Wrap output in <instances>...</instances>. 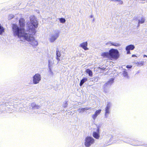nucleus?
I'll use <instances>...</instances> for the list:
<instances>
[{"instance_id": "f257e3e1", "label": "nucleus", "mask_w": 147, "mask_h": 147, "mask_svg": "<svg viewBox=\"0 0 147 147\" xmlns=\"http://www.w3.org/2000/svg\"><path fill=\"white\" fill-rule=\"evenodd\" d=\"M32 19L33 20H36L34 17H32L30 19ZM30 23L28 26V30L26 31L25 29V20L23 18H20L19 20V24L20 26L15 24H13L12 25V29L13 35L15 37H17L18 38L20 39L23 38L24 40H28L29 39L27 36H29V26L30 25Z\"/></svg>"}, {"instance_id": "f03ea898", "label": "nucleus", "mask_w": 147, "mask_h": 147, "mask_svg": "<svg viewBox=\"0 0 147 147\" xmlns=\"http://www.w3.org/2000/svg\"><path fill=\"white\" fill-rule=\"evenodd\" d=\"M31 24L29 26V36H27L29 40H26L30 42V44L32 45L33 46H36L38 45V42L34 39V38L33 37V35H34L36 32V28H37L38 26V23L36 20H34V19H31Z\"/></svg>"}, {"instance_id": "7ed1b4c3", "label": "nucleus", "mask_w": 147, "mask_h": 147, "mask_svg": "<svg viewBox=\"0 0 147 147\" xmlns=\"http://www.w3.org/2000/svg\"><path fill=\"white\" fill-rule=\"evenodd\" d=\"M60 31L59 30H54L53 33H52L49 38V40L51 42H54L59 36Z\"/></svg>"}, {"instance_id": "20e7f679", "label": "nucleus", "mask_w": 147, "mask_h": 147, "mask_svg": "<svg viewBox=\"0 0 147 147\" xmlns=\"http://www.w3.org/2000/svg\"><path fill=\"white\" fill-rule=\"evenodd\" d=\"M109 57L114 59H117L119 57V52L116 49H112L109 51Z\"/></svg>"}, {"instance_id": "39448f33", "label": "nucleus", "mask_w": 147, "mask_h": 147, "mask_svg": "<svg viewBox=\"0 0 147 147\" xmlns=\"http://www.w3.org/2000/svg\"><path fill=\"white\" fill-rule=\"evenodd\" d=\"M95 140L92 137L87 136L85 139L84 145L86 147H89L94 143Z\"/></svg>"}, {"instance_id": "423d86ee", "label": "nucleus", "mask_w": 147, "mask_h": 147, "mask_svg": "<svg viewBox=\"0 0 147 147\" xmlns=\"http://www.w3.org/2000/svg\"><path fill=\"white\" fill-rule=\"evenodd\" d=\"M112 106V104L111 102H107L105 110V113L104 118H107L108 117L110 113L111 108Z\"/></svg>"}, {"instance_id": "0eeeda50", "label": "nucleus", "mask_w": 147, "mask_h": 147, "mask_svg": "<svg viewBox=\"0 0 147 147\" xmlns=\"http://www.w3.org/2000/svg\"><path fill=\"white\" fill-rule=\"evenodd\" d=\"M130 140L131 141L129 142L131 145L134 146H147V144H142V142L140 141H139L138 140H134L133 139H130ZM127 143L128 142H127ZM129 142H128L129 143Z\"/></svg>"}, {"instance_id": "6e6552de", "label": "nucleus", "mask_w": 147, "mask_h": 147, "mask_svg": "<svg viewBox=\"0 0 147 147\" xmlns=\"http://www.w3.org/2000/svg\"><path fill=\"white\" fill-rule=\"evenodd\" d=\"M41 80L40 75L38 74H36L33 77V82L34 84H38Z\"/></svg>"}, {"instance_id": "1a4fd4ad", "label": "nucleus", "mask_w": 147, "mask_h": 147, "mask_svg": "<svg viewBox=\"0 0 147 147\" xmlns=\"http://www.w3.org/2000/svg\"><path fill=\"white\" fill-rule=\"evenodd\" d=\"M99 131V128L98 127L96 130V131L93 132V137L97 139H98L100 137Z\"/></svg>"}, {"instance_id": "9d476101", "label": "nucleus", "mask_w": 147, "mask_h": 147, "mask_svg": "<svg viewBox=\"0 0 147 147\" xmlns=\"http://www.w3.org/2000/svg\"><path fill=\"white\" fill-rule=\"evenodd\" d=\"M101 111V109H98L95 112L94 114L92 115V117L94 120H95L96 119L100 113Z\"/></svg>"}, {"instance_id": "9b49d317", "label": "nucleus", "mask_w": 147, "mask_h": 147, "mask_svg": "<svg viewBox=\"0 0 147 147\" xmlns=\"http://www.w3.org/2000/svg\"><path fill=\"white\" fill-rule=\"evenodd\" d=\"M88 43L87 42H84L81 43L80 46L83 48L85 50H88V48L87 47Z\"/></svg>"}, {"instance_id": "f8f14e48", "label": "nucleus", "mask_w": 147, "mask_h": 147, "mask_svg": "<svg viewBox=\"0 0 147 147\" xmlns=\"http://www.w3.org/2000/svg\"><path fill=\"white\" fill-rule=\"evenodd\" d=\"M31 107L33 109H37L41 107L40 105L36 104L35 103H32L31 104Z\"/></svg>"}, {"instance_id": "ddd939ff", "label": "nucleus", "mask_w": 147, "mask_h": 147, "mask_svg": "<svg viewBox=\"0 0 147 147\" xmlns=\"http://www.w3.org/2000/svg\"><path fill=\"white\" fill-rule=\"evenodd\" d=\"M48 67H52L54 64V61L53 57H50L48 59Z\"/></svg>"}, {"instance_id": "4468645a", "label": "nucleus", "mask_w": 147, "mask_h": 147, "mask_svg": "<svg viewBox=\"0 0 147 147\" xmlns=\"http://www.w3.org/2000/svg\"><path fill=\"white\" fill-rule=\"evenodd\" d=\"M114 80V79L113 78L110 79L107 83L104 84V87H105L108 85H111L113 82Z\"/></svg>"}, {"instance_id": "2eb2a0df", "label": "nucleus", "mask_w": 147, "mask_h": 147, "mask_svg": "<svg viewBox=\"0 0 147 147\" xmlns=\"http://www.w3.org/2000/svg\"><path fill=\"white\" fill-rule=\"evenodd\" d=\"M135 48V46L133 45H130L127 46L125 48L126 50H133Z\"/></svg>"}, {"instance_id": "dca6fc26", "label": "nucleus", "mask_w": 147, "mask_h": 147, "mask_svg": "<svg viewBox=\"0 0 147 147\" xmlns=\"http://www.w3.org/2000/svg\"><path fill=\"white\" fill-rule=\"evenodd\" d=\"M101 56L105 57H109V52H105L101 54Z\"/></svg>"}, {"instance_id": "f3484780", "label": "nucleus", "mask_w": 147, "mask_h": 147, "mask_svg": "<svg viewBox=\"0 0 147 147\" xmlns=\"http://www.w3.org/2000/svg\"><path fill=\"white\" fill-rule=\"evenodd\" d=\"M86 72L88 74V75L92 77V76L93 74L92 70L88 69H86Z\"/></svg>"}, {"instance_id": "a211bd4d", "label": "nucleus", "mask_w": 147, "mask_h": 147, "mask_svg": "<svg viewBox=\"0 0 147 147\" xmlns=\"http://www.w3.org/2000/svg\"><path fill=\"white\" fill-rule=\"evenodd\" d=\"M87 79L86 78H83L80 81V86H82L84 83L87 81Z\"/></svg>"}, {"instance_id": "6ab92c4d", "label": "nucleus", "mask_w": 147, "mask_h": 147, "mask_svg": "<svg viewBox=\"0 0 147 147\" xmlns=\"http://www.w3.org/2000/svg\"><path fill=\"white\" fill-rule=\"evenodd\" d=\"M5 28L2 26H1L0 24V35H2L3 33L4 32Z\"/></svg>"}, {"instance_id": "aec40b11", "label": "nucleus", "mask_w": 147, "mask_h": 147, "mask_svg": "<svg viewBox=\"0 0 147 147\" xmlns=\"http://www.w3.org/2000/svg\"><path fill=\"white\" fill-rule=\"evenodd\" d=\"M145 22V19L143 17H142L140 19L138 20L139 24H142L144 23Z\"/></svg>"}, {"instance_id": "412c9836", "label": "nucleus", "mask_w": 147, "mask_h": 147, "mask_svg": "<svg viewBox=\"0 0 147 147\" xmlns=\"http://www.w3.org/2000/svg\"><path fill=\"white\" fill-rule=\"evenodd\" d=\"M123 75L124 77L128 78V76L127 72L126 71L125 69H124V71H123Z\"/></svg>"}, {"instance_id": "4be33fe9", "label": "nucleus", "mask_w": 147, "mask_h": 147, "mask_svg": "<svg viewBox=\"0 0 147 147\" xmlns=\"http://www.w3.org/2000/svg\"><path fill=\"white\" fill-rule=\"evenodd\" d=\"M121 45L117 42H112V46H114L116 47H119L121 46Z\"/></svg>"}, {"instance_id": "5701e85b", "label": "nucleus", "mask_w": 147, "mask_h": 147, "mask_svg": "<svg viewBox=\"0 0 147 147\" xmlns=\"http://www.w3.org/2000/svg\"><path fill=\"white\" fill-rule=\"evenodd\" d=\"M61 55L60 52L59 51L58 48L56 50V56L57 57H60Z\"/></svg>"}, {"instance_id": "b1692460", "label": "nucleus", "mask_w": 147, "mask_h": 147, "mask_svg": "<svg viewBox=\"0 0 147 147\" xmlns=\"http://www.w3.org/2000/svg\"><path fill=\"white\" fill-rule=\"evenodd\" d=\"M59 20L60 22L62 23H64L66 21L65 19L63 18H59Z\"/></svg>"}, {"instance_id": "393cba45", "label": "nucleus", "mask_w": 147, "mask_h": 147, "mask_svg": "<svg viewBox=\"0 0 147 147\" xmlns=\"http://www.w3.org/2000/svg\"><path fill=\"white\" fill-rule=\"evenodd\" d=\"M49 67V71L50 73V74L51 75H53V72L51 69V68L52 67Z\"/></svg>"}, {"instance_id": "a878e982", "label": "nucleus", "mask_w": 147, "mask_h": 147, "mask_svg": "<svg viewBox=\"0 0 147 147\" xmlns=\"http://www.w3.org/2000/svg\"><path fill=\"white\" fill-rule=\"evenodd\" d=\"M78 111L79 113L83 112L85 111L84 108H80Z\"/></svg>"}, {"instance_id": "bb28decb", "label": "nucleus", "mask_w": 147, "mask_h": 147, "mask_svg": "<svg viewBox=\"0 0 147 147\" xmlns=\"http://www.w3.org/2000/svg\"><path fill=\"white\" fill-rule=\"evenodd\" d=\"M106 136H108V137H110V140H112L113 138V136L112 135H111V134H109H109H108V135L106 134Z\"/></svg>"}, {"instance_id": "cd10ccee", "label": "nucleus", "mask_w": 147, "mask_h": 147, "mask_svg": "<svg viewBox=\"0 0 147 147\" xmlns=\"http://www.w3.org/2000/svg\"><path fill=\"white\" fill-rule=\"evenodd\" d=\"M112 42L111 41H109L108 42L106 43V45H108V46H111L112 45Z\"/></svg>"}, {"instance_id": "c85d7f7f", "label": "nucleus", "mask_w": 147, "mask_h": 147, "mask_svg": "<svg viewBox=\"0 0 147 147\" xmlns=\"http://www.w3.org/2000/svg\"><path fill=\"white\" fill-rule=\"evenodd\" d=\"M144 62L143 61L141 62H137L136 63V64L138 65H143V64Z\"/></svg>"}, {"instance_id": "c756f323", "label": "nucleus", "mask_w": 147, "mask_h": 147, "mask_svg": "<svg viewBox=\"0 0 147 147\" xmlns=\"http://www.w3.org/2000/svg\"><path fill=\"white\" fill-rule=\"evenodd\" d=\"M68 105L67 102L65 101L63 105V107L64 108L66 107Z\"/></svg>"}, {"instance_id": "7c9ffc66", "label": "nucleus", "mask_w": 147, "mask_h": 147, "mask_svg": "<svg viewBox=\"0 0 147 147\" xmlns=\"http://www.w3.org/2000/svg\"><path fill=\"white\" fill-rule=\"evenodd\" d=\"M117 2H119L118 4H122L123 3V1L121 0H118V1Z\"/></svg>"}, {"instance_id": "2f4dec72", "label": "nucleus", "mask_w": 147, "mask_h": 147, "mask_svg": "<svg viewBox=\"0 0 147 147\" xmlns=\"http://www.w3.org/2000/svg\"><path fill=\"white\" fill-rule=\"evenodd\" d=\"M14 16L13 15H10L9 16V19H12L14 18Z\"/></svg>"}, {"instance_id": "473e14b6", "label": "nucleus", "mask_w": 147, "mask_h": 147, "mask_svg": "<svg viewBox=\"0 0 147 147\" xmlns=\"http://www.w3.org/2000/svg\"><path fill=\"white\" fill-rule=\"evenodd\" d=\"M132 66L130 65H127L126 66V67L128 69H130L131 68Z\"/></svg>"}, {"instance_id": "72a5a7b5", "label": "nucleus", "mask_w": 147, "mask_h": 147, "mask_svg": "<svg viewBox=\"0 0 147 147\" xmlns=\"http://www.w3.org/2000/svg\"><path fill=\"white\" fill-rule=\"evenodd\" d=\"M91 109V107H88V108H84V110H89L90 109Z\"/></svg>"}, {"instance_id": "f704fd0d", "label": "nucleus", "mask_w": 147, "mask_h": 147, "mask_svg": "<svg viewBox=\"0 0 147 147\" xmlns=\"http://www.w3.org/2000/svg\"><path fill=\"white\" fill-rule=\"evenodd\" d=\"M59 57H57L56 58V59L58 61H57V63H58L59 61H60V59H59Z\"/></svg>"}, {"instance_id": "c9c22d12", "label": "nucleus", "mask_w": 147, "mask_h": 147, "mask_svg": "<svg viewBox=\"0 0 147 147\" xmlns=\"http://www.w3.org/2000/svg\"><path fill=\"white\" fill-rule=\"evenodd\" d=\"M127 51V54H129L130 53V51L129 50H126Z\"/></svg>"}, {"instance_id": "e433bc0d", "label": "nucleus", "mask_w": 147, "mask_h": 147, "mask_svg": "<svg viewBox=\"0 0 147 147\" xmlns=\"http://www.w3.org/2000/svg\"><path fill=\"white\" fill-rule=\"evenodd\" d=\"M99 68H100L101 70H105V68L104 67H102V68H100V67H98Z\"/></svg>"}, {"instance_id": "4c0bfd02", "label": "nucleus", "mask_w": 147, "mask_h": 147, "mask_svg": "<svg viewBox=\"0 0 147 147\" xmlns=\"http://www.w3.org/2000/svg\"><path fill=\"white\" fill-rule=\"evenodd\" d=\"M111 1H114L115 2H117V1H118V0H111Z\"/></svg>"}, {"instance_id": "58836bf2", "label": "nucleus", "mask_w": 147, "mask_h": 147, "mask_svg": "<svg viewBox=\"0 0 147 147\" xmlns=\"http://www.w3.org/2000/svg\"><path fill=\"white\" fill-rule=\"evenodd\" d=\"M136 57V56L135 55H133L132 56V57Z\"/></svg>"}, {"instance_id": "ea45409f", "label": "nucleus", "mask_w": 147, "mask_h": 147, "mask_svg": "<svg viewBox=\"0 0 147 147\" xmlns=\"http://www.w3.org/2000/svg\"><path fill=\"white\" fill-rule=\"evenodd\" d=\"M143 57H147V55H143Z\"/></svg>"}, {"instance_id": "a19ab883", "label": "nucleus", "mask_w": 147, "mask_h": 147, "mask_svg": "<svg viewBox=\"0 0 147 147\" xmlns=\"http://www.w3.org/2000/svg\"><path fill=\"white\" fill-rule=\"evenodd\" d=\"M140 24H139V23L138 22V25L137 27H138L140 26Z\"/></svg>"}, {"instance_id": "79ce46f5", "label": "nucleus", "mask_w": 147, "mask_h": 147, "mask_svg": "<svg viewBox=\"0 0 147 147\" xmlns=\"http://www.w3.org/2000/svg\"><path fill=\"white\" fill-rule=\"evenodd\" d=\"M90 18H92V17H93V16H92V15H91V16H90Z\"/></svg>"}]
</instances>
